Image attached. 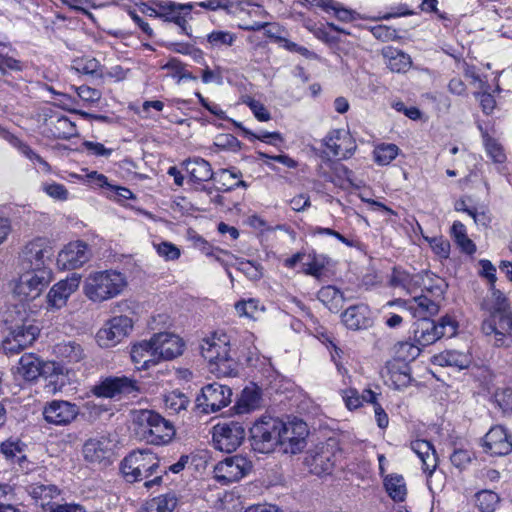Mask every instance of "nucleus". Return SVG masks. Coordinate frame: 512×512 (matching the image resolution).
<instances>
[{"mask_svg":"<svg viewBox=\"0 0 512 512\" xmlns=\"http://www.w3.org/2000/svg\"><path fill=\"white\" fill-rule=\"evenodd\" d=\"M135 437L147 444L166 445L175 436L172 422L149 409H134L130 413Z\"/></svg>","mask_w":512,"mask_h":512,"instance_id":"f257e3e1","label":"nucleus"},{"mask_svg":"<svg viewBox=\"0 0 512 512\" xmlns=\"http://www.w3.org/2000/svg\"><path fill=\"white\" fill-rule=\"evenodd\" d=\"M8 327V334L2 341L6 355H15L30 347L37 339L40 329L30 321H24L22 312L14 307L8 309L3 316Z\"/></svg>","mask_w":512,"mask_h":512,"instance_id":"f03ea898","label":"nucleus"},{"mask_svg":"<svg viewBox=\"0 0 512 512\" xmlns=\"http://www.w3.org/2000/svg\"><path fill=\"white\" fill-rule=\"evenodd\" d=\"M124 477L129 482L144 481L147 488L159 484L164 470L160 469L158 457L149 450L133 451L121 464Z\"/></svg>","mask_w":512,"mask_h":512,"instance_id":"7ed1b4c3","label":"nucleus"},{"mask_svg":"<svg viewBox=\"0 0 512 512\" xmlns=\"http://www.w3.org/2000/svg\"><path fill=\"white\" fill-rule=\"evenodd\" d=\"M127 285L126 277L113 269L88 274L83 282L84 295L94 303H102L120 295Z\"/></svg>","mask_w":512,"mask_h":512,"instance_id":"20e7f679","label":"nucleus"},{"mask_svg":"<svg viewBox=\"0 0 512 512\" xmlns=\"http://www.w3.org/2000/svg\"><path fill=\"white\" fill-rule=\"evenodd\" d=\"M202 356L208 361L210 371L217 376H232L236 371V361L231 354L230 337L224 332H215L203 339Z\"/></svg>","mask_w":512,"mask_h":512,"instance_id":"39448f33","label":"nucleus"},{"mask_svg":"<svg viewBox=\"0 0 512 512\" xmlns=\"http://www.w3.org/2000/svg\"><path fill=\"white\" fill-rule=\"evenodd\" d=\"M456 333V325L452 318L445 316L438 323L423 317L415 323L413 329L414 340L420 346H428L438 339L451 337Z\"/></svg>","mask_w":512,"mask_h":512,"instance_id":"423d86ee","label":"nucleus"},{"mask_svg":"<svg viewBox=\"0 0 512 512\" xmlns=\"http://www.w3.org/2000/svg\"><path fill=\"white\" fill-rule=\"evenodd\" d=\"M279 419L265 416L250 428L251 446L260 453L273 452L278 447Z\"/></svg>","mask_w":512,"mask_h":512,"instance_id":"0eeeda50","label":"nucleus"},{"mask_svg":"<svg viewBox=\"0 0 512 512\" xmlns=\"http://www.w3.org/2000/svg\"><path fill=\"white\" fill-rule=\"evenodd\" d=\"M278 447L283 453L297 454L307 445V424L300 419L283 422L279 419Z\"/></svg>","mask_w":512,"mask_h":512,"instance_id":"6e6552de","label":"nucleus"},{"mask_svg":"<svg viewBox=\"0 0 512 512\" xmlns=\"http://www.w3.org/2000/svg\"><path fill=\"white\" fill-rule=\"evenodd\" d=\"M481 332L486 337L488 343L494 347L512 346V317L504 316L485 317L481 324Z\"/></svg>","mask_w":512,"mask_h":512,"instance_id":"1a4fd4ad","label":"nucleus"},{"mask_svg":"<svg viewBox=\"0 0 512 512\" xmlns=\"http://www.w3.org/2000/svg\"><path fill=\"white\" fill-rule=\"evenodd\" d=\"M245 436V427L238 421L219 423L213 428L215 448L226 453L234 452L243 443Z\"/></svg>","mask_w":512,"mask_h":512,"instance_id":"9d476101","label":"nucleus"},{"mask_svg":"<svg viewBox=\"0 0 512 512\" xmlns=\"http://www.w3.org/2000/svg\"><path fill=\"white\" fill-rule=\"evenodd\" d=\"M336 463V444L327 442L317 445L306 454L304 464L309 472L318 476L330 474Z\"/></svg>","mask_w":512,"mask_h":512,"instance_id":"9b49d317","label":"nucleus"},{"mask_svg":"<svg viewBox=\"0 0 512 512\" xmlns=\"http://www.w3.org/2000/svg\"><path fill=\"white\" fill-rule=\"evenodd\" d=\"M52 276L51 269H31L20 276L14 291L26 299H35L52 281Z\"/></svg>","mask_w":512,"mask_h":512,"instance_id":"f8f14e48","label":"nucleus"},{"mask_svg":"<svg viewBox=\"0 0 512 512\" xmlns=\"http://www.w3.org/2000/svg\"><path fill=\"white\" fill-rule=\"evenodd\" d=\"M231 389L219 383L204 386L196 398L197 407L204 413H214L226 407L231 402Z\"/></svg>","mask_w":512,"mask_h":512,"instance_id":"ddd939ff","label":"nucleus"},{"mask_svg":"<svg viewBox=\"0 0 512 512\" xmlns=\"http://www.w3.org/2000/svg\"><path fill=\"white\" fill-rule=\"evenodd\" d=\"M251 469V462L241 455L227 457L214 468V478L221 484L240 480Z\"/></svg>","mask_w":512,"mask_h":512,"instance_id":"4468645a","label":"nucleus"},{"mask_svg":"<svg viewBox=\"0 0 512 512\" xmlns=\"http://www.w3.org/2000/svg\"><path fill=\"white\" fill-rule=\"evenodd\" d=\"M133 328L131 318L117 316L112 318L97 333V341L102 347H112L124 339Z\"/></svg>","mask_w":512,"mask_h":512,"instance_id":"2eb2a0df","label":"nucleus"},{"mask_svg":"<svg viewBox=\"0 0 512 512\" xmlns=\"http://www.w3.org/2000/svg\"><path fill=\"white\" fill-rule=\"evenodd\" d=\"M91 255V250L85 242H70L58 253L57 265L64 270L77 269L87 263Z\"/></svg>","mask_w":512,"mask_h":512,"instance_id":"dca6fc26","label":"nucleus"},{"mask_svg":"<svg viewBox=\"0 0 512 512\" xmlns=\"http://www.w3.org/2000/svg\"><path fill=\"white\" fill-rule=\"evenodd\" d=\"M78 414V406L65 400H52L43 409V416L46 422L57 426L70 424Z\"/></svg>","mask_w":512,"mask_h":512,"instance_id":"f3484780","label":"nucleus"},{"mask_svg":"<svg viewBox=\"0 0 512 512\" xmlns=\"http://www.w3.org/2000/svg\"><path fill=\"white\" fill-rule=\"evenodd\" d=\"M80 282L81 276L73 273L66 279L54 284L47 294L48 307L55 310L63 308L69 297L79 288Z\"/></svg>","mask_w":512,"mask_h":512,"instance_id":"a211bd4d","label":"nucleus"},{"mask_svg":"<svg viewBox=\"0 0 512 512\" xmlns=\"http://www.w3.org/2000/svg\"><path fill=\"white\" fill-rule=\"evenodd\" d=\"M325 146L333 156L341 159L350 158L356 151L355 139L345 129H335L328 133L324 139Z\"/></svg>","mask_w":512,"mask_h":512,"instance_id":"6ab92c4d","label":"nucleus"},{"mask_svg":"<svg viewBox=\"0 0 512 512\" xmlns=\"http://www.w3.org/2000/svg\"><path fill=\"white\" fill-rule=\"evenodd\" d=\"M484 451L492 456H504L512 452V436L502 425L493 426L484 437Z\"/></svg>","mask_w":512,"mask_h":512,"instance_id":"aec40b11","label":"nucleus"},{"mask_svg":"<svg viewBox=\"0 0 512 512\" xmlns=\"http://www.w3.org/2000/svg\"><path fill=\"white\" fill-rule=\"evenodd\" d=\"M23 259L30 264L31 269H48L46 261L53 255L52 246L45 238L30 241L23 249Z\"/></svg>","mask_w":512,"mask_h":512,"instance_id":"412c9836","label":"nucleus"},{"mask_svg":"<svg viewBox=\"0 0 512 512\" xmlns=\"http://www.w3.org/2000/svg\"><path fill=\"white\" fill-rule=\"evenodd\" d=\"M137 383L128 377L107 378L94 388L99 397L112 398L117 394L131 395L138 392Z\"/></svg>","mask_w":512,"mask_h":512,"instance_id":"4be33fe9","label":"nucleus"},{"mask_svg":"<svg viewBox=\"0 0 512 512\" xmlns=\"http://www.w3.org/2000/svg\"><path fill=\"white\" fill-rule=\"evenodd\" d=\"M159 360H172L183 352L184 343L180 337L168 332L153 335Z\"/></svg>","mask_w":512,"mask_h":512,"instance_id":"5701e85b","label":"nucleus"},{"mask_svg":"<svg viewBox=\"0 0 512 512\" xmlns=\"http://www.w3.org/2000/svg\"><path fill=\"white\" fill-rule=\"evenodd\" d=\"M131 359L137 369H148L160 362L153 336L133 345Z\"/></svg>","mask_w":512,"mask_h":512,"instance_id":"b1692460","label":"nucleus"},{"mask_svg":"<svg viewBox=\"0 0 512 512\" xmlns=\"http://www.w3.org/2000/svg\"><path fill=\"white\" fill-rule=\"evenodd\" d=\"M43 375L45 381L44 388L50 394L60 392L68 383V376L64 368L53 361H46L43 368Z\"/></svg>","mask_w":512,"mask_h":512,"instance_id":"393cba45","label":"nucleus"},{"mask_svg":"<svg viewBox=\"0 0 512 512\" xmlns=\"http://www.w3.org/2000/svg\"><path fill=\"white\" fill-rule=\"evenodd\" d=\"M342 322L351 330L365 329L372 324L370 310L364 304L350 306L343 312Z\"/></svg>","mask_w":512,"mask_h":512,"instance_id":"a878e982","label":"nucleus"},{"mask_svg":"<svg viewBox=\"0 0 512 512\" xmlns=\"http://www.w3.org/2000/svg\"><path fill=\"white\" fill-rule=\"evenodd\" d=\"M45 363L46 361L41 360L37 355L26 353L20 357L16 373L26 381H34L42 377Z\"/></svg>","mask_w":512,"mask_h":512,"instance_id":"bb28decb","label":"nucleus"},{"mask_svg":"<svg viewBox=\"0 0 512 512\" xmlns=\"http://www.w3.org/2000/svg\"><path fill=\"white\" fill-rule=\"evenodd\" d=\"M83 456L91 464L106 465L109 462L110 449L106 439H89L83 446Z\"/></svg>","mask_w":512,"mask_h":512,"instance_id":"cd10ccee","label":"nucleus"},{"mask_svg":"<svg viewBox=\"0 0 512 512\" xmlns=\"http://www.w3.org/2000/svg\"><path fill=\"white\" fill-rule=\"evenodd\" d=\"M160 12L158 15L164 17L168 21L177 24L182 30L186 29V15L193 8L192 4H176L174 2H161L158 4Z\"/></svg>","mask_w":512,"mask_h":512,"instance_id":"c85d7f7f","label":"nucleus"},{"mask_svg":"<svg viewBox=\"0 0 512 512\" xmlns=\"http://www.w3.org/2000/svg\"><path fill=\"white\" fill-rule=\"evenodd\" d=\"M490 291L491 299L484 300L481 303V309L487 311L490 316L498 315L501 317L507 314L512 317V308L504 294L496 289L495 286L490 288Z\"/></svg>","mask_w":512,"mask_h":512,"instance_id":"c756f323","label":"nucleus"},{"mask_svg":"<svg viewBox=\"0 0 512 512\" xmlns=\"http://www.w3.org/2000/svg\"><path fill=\"white\" fill-rule=\"evenodd\" d=\"M26 491L43 508L50 505L52 499L60 494L57 486L40 482L27 485Z\"/></svg>","mask_w":512,"mask_h":512,"instance_id":"7c9ffc66","label":"nucleus"},{"mask_svg":"<svg viewBox=\"0 0 512 512\" xmlns=\"http://www.w3.org/2000/svg\"><path fill=\"white\" fill-rule=\"evenodd\" d=\"M411 449L417 454L425 472L432 473L437 466L436 452L427 440L417 439L411 442Z\"/></svg>","mask_w":512,"mask_h":512,"instance_id":"2f4dec72","label":"nucleus"},{"mask_svg":"<svg viewBox=\"0 0 512 512\" xmlns=\"http://www.w3.org/2000/svg\"><path fill=\"white\" fill-rule=\"evenodd\" d=\"M382 55L387 60V67L396 73L406 72L412 65L410 56L391 46L382 49Z\"/></svg>","mask_w":512,"mask_h":512,"instance_id":"473e14b6","label":"nucleus"},{"mask_svg":"<svg viewBox=\"0 0 512 512\" xmlns=\"http://www.w3.org/2000/svg\"><path fill=\"white\" fill-rule=\"evenodd\" d=\"M183 165L185 170L189 173L190 179L195 182H205L213 177V171L208 161L195 157L186 160Z\"/></svg>","mask_w":512,"mask_h":512,"instance_id":"72a5a7b5","label":"nucleus"},{"mask_svg":"<svg viewBox=\"0 0 512 512\" xmlns=\"http://www.w3.org/2000/svg\"><path fill=\"white\" fill-rule=\"evenodd\" d=\"M56 356L67 363H78L85 358V352L81 344L75 341L58 343L54 347Z\"/></svg>","mask_w":512,"mask_h":512,"instance_id":"f704fd0d","label":"nucleus"},{"mask_svg":"<svg viewBox=\"0 0 512 512\" xmlns=\"http://www.w3.org/2000/svg\"><path fill=\"white\" fill-rule=\"evenodd\" d=\"M420 279V275H411L401 268H394L389 278V284L393 288L412 293L420 285Z\"/></svg>","mask_w":512,"mask_h":512,"instance_id":"c9c22d12","label":"nucleus"},{"mask_svg":"<svg viewBox=\"0 0 512 512\" xmlns=\"http://www.w3.org/2000/svg\"><path fill=\"white\" fill-rule=\"evenodd\" d=\"M318 299L331 311L339 312L345 303L344 294L335 286L328 285L318 291Z\"/></svg>","mask_w":512,"mask_h":512,"instance_id":"e433bc0d","label":"nucleus"},{"mask_svg":"<svg viewBox=\"0 0 512 512\" xmlns=\"http://www.w3.org/2000/svg\"><path fill=\"white\" fill-rule=\"evenodd\" d=\"M435 363L440 366H451L458 369H465L469 366L471 358L467 353L447 350L434 357Z\"/></svg>","mask_w":512,"mask_h":512,"instance_id":"4c0bfd02","label":"nucleus"},{"mask_svg":"<svg viewBox=\"0 0 512 512\" xmlns=\"http://www.w3.org/2000/svg\"><path fill=\"white\" fill-rule=\"evenodd\" d=\"M72 69L76 72L95 77L103 76V66L93 57H79L73 60Z\"/></svg>","mask_w":512,"mask_h":512,"instance_id":"58836bf2","label":"nucleus"},{"mask_svg":"<svg viewBox=\"0 0 512 512\" xmlns=\"http://www.w3.org/2000/svg\"><path fill=\"white\" fill-rule=\"evenodd\" d=\"M50 130L54 137L69 139L77 134L76 125L66 116L50 120Z\"/></svg>","mask_w":512,"mask_h":512,"instance_id":"ea45409f","label":"nucleus"},{"mask_svg":"<svg viewBox=\"0 0 512 512\" xmlns=\"http://www.w3.org/2000/svg\"><path fill=\"white\" fill-rule=\"evenodd\" d=\"M384 485L387 493L394 501L402 502L405 500L407 488L401 475L393 474L386 477Z\"/></svg>","mask_w":512,"mask_h":512,"instance_id":"a19ab883","label":"nucleus"},{"mask_svg":"<svg viewBox=\"0 0 512 512\" xmlns=\"http://www.w3.org/2000/svg\"><path fill=\"white\" fill-rule=\"evenodd\" d=\"M451 234L461 248V250L467 254H473L476 251V246L473 241L467 236L466 228L464 224L459 221H455L451 227Z\"/></svg>","mask_w":512,"mask_h":512,"instance_id":"79ce46f5","label":"nucleus"},{"mask_svg":"<svg viewBox=\"0 0 512 512\" xmlns=\"http://www.w3.org/2000/svg\"><path fill=\"white\" fill-rule=\"evenodd\" d=\"M500 502L497 493L491 490H481L475 494V505L480 512H494Z\"/></svg>","mask_w":512,"mask_h":512,"instance_id":"37998d69","label":"nucleus"},{"mask_svg":"<svg viewBox=\"0 0 512 512\" xmlns=\"http://www.w3.org/2000/svg\"><path fill=\"white\" fill-rule=\"evenodd\" d=\"M389 381L395 389H403L409 386L411 382L410 369L406 364L401 366L393 365L389 368Z\"/></svg>","mask_w":512,"mask_h":512,"instance_id":"c03bdc74","label":"nucleus"},{"mask_svg":"<svg viewBox=\"0 0 512 512\" xmlns=\"http://www.w3.org/2000/svg\"><path fill=\"white\" fill-rule=\"evenodd\" d=\"M240 175V172L237 173L229 169H222L216 174L215 181L220 185L219 189L228 191L235 187L246 186L244 181L237 180Z\"/></svg>","mask_w":512,"mask_h":512,"instance_id":"a18cd8bd","label":"nucleus"},{"mask_svg":"<svg viewBox=\"0 0 512 512\" xmlns=\"http://www.w3.org/2000/svg\"><path fill=\"white\" fill-rule=\"evenodd\" d=\"M420 345H415L410 342H400L395 345V356L401 362H410L415 360L421 352Z\"/></svg>","mask_w":512,"mask_h":512,"instance_id":"49530a36","label":"nucleus"},{"mask_svg":"<svg viewBox=\"0 0 512 512\" xmlns=\"http://www.w3.org/2000/svg\"><path fill=\"white\" fill-rule=\"evenodd\" d=\"M177 506V498L173 494L161 495L148 503L150 512H172Z\"/></svg>","mask_w":512,"mask_h":512,"instance_id":"de8ad7c7","label":"nucleus"},{"mask_svg":"<svg viewBox=\"0 0 512 512\" xmlns=\"http://www.w3.org/2000/svg\"><path fill=\"white\" fill-rule=\"evenodd\" d=\"M236 39V34L229 31H212L207 35V42L211 48L230 47Z\"/></svg>","mask_w":512,"mask_h":512,"instance_id":"09e8293b","label":"nucleus"},{"mask_svg":"<svg viewBox=\"0 0 512 512\" xmlns=\"http://www.w3.org/2000/svg\"><path fill=\"white\" fill-rule=\"evenodd\" d=\"M260 401L259 394L255 390L244 389L241 397L237 403V412L238 413H246L251 410H254L258 407Z\"/></svg>","mask_w":512,"mask_h":512,"instance_id":"8fccbe9b","label":"nucleus"},{"mask_svg":"<svg viewBox=\"0 0 512 512\" xmlns=\"http://www.w3.org/2000/svg\"><path fill=\"white\" fill-rule=\"evenodd\" d=\"M398 147L394 144H383L374 150V160L380 165H387L398 155Z\"/></svg>","mask_w":512,"mask_h":512,"instance_id":"3c124183","label":"nucleus"},{"mask_svg":"<svg viewBox=\"0 0 512 512\" xmlns=\"http://www.w3.org/2000/svg\"><path fill=\"white\" fill-rule=\"evenodd\" d=\"M189 404L188 398L177 392H171L165 398V406L167 409L174 413H178L181 410H185Z\"/></svg>","mask_w":512,"mask_h":512,"instance_id":"603ef678","label":"nucleus"},{"mask_svg":"<svg viewBox=\"0 0 512 512\" xmlns=\"http://www.w3.org/2000/svg\"><path fill=\"white\" fill-rule=\"evenodd\" d=\"M235 310L240 317L253 318L259 310V303L255 299L241 300L235 304Z\"/></svg>","mask_w":512,"mask_h":512,"instance_id":"864d4df0","label":"nucleus"},{"mask_svg":"<svg viewBox=\"0 0 512 512\" xmlns=\"http://www.w3.org/2000/svg\"><path fill=\"white\" fill-rule=\"evenodd\" d=\"M426 278L429 284L424 283V288L427 292L431 293L435 298H441L446 289L445 281L440 277H432L429 273H426Z\"/></svg>","mask_w":512,"mask_h":512,"instance_id":"5fc2aeb1","label":"nucleus"},{"mask_svg":"<svg viewBox=\"0 0 512 512\" xmlns=\"http://www.w3.org/2000/svg\"><path fill=\"white\" fill-rule=\"evenodd\" d=\"M485 148L488 155L495 163H503L506 160V155L502 146L493 138L485 139Z\"/></svg>","mask_w":512,"mask_h":512,"instance_id":"6e6d98bb","label":"nucleus"},{"mask_svg":"<svg viewBox=\"0 0 512 512\" xmlns=\"http://www.w3.org/2000/svg\"><path fill=\"white\" fill-rule=\"evenodd\" d=\"M43 191L51 198L59 201H65L68 199V190L64 185L59 183H43Z\"/></svg>","mask_w":512,"mask_h":512,"instance_id":"4d7b16f0","label":"nucleus"},{"mask_svg":"<svg viewBox=\"0 0 512 512\" xmlns=\"http://www.w3.org/2000/svg\"><path fill=\"white\" fill-rule=\"evenodd\" d=\"M244 103L249 106L254 116L262 122L269 121L271 119L270 112L266 107L259 101L248 97L244 100Z\"/></svg>","mask_w":512,"mask_h":512,"instance_id":"13d9d810","label":"nucleus"},{"mask_svg":"<svg viewBox=\"0 0 512 512\" xmlns=\"http://www.w3.org/2000/svg\"><path fill=\"white\" fill-rule=\"evenodd\" d=\"M495 401L501 410L505 413H512V389L503 388L499 389L495 393Z\"/></svg>","mask_w":512,"mask_h":512,"instance_id":"bf43d9fd","label":"nucleus"},{"mask_svg":"<svg viewBox=\"0 0 512 512\" xmlns=\"http://www.w3.org/2000/svg\"><path fill=\"white\" fill-rule=\"evenodd\" d=\"M236 127L242 130L243 134L250 139H258L266 143H272L268 141L269 138L282 141V136L279 132H262L261 134H255L249 129L245 128L241 123L235 122Z\"/></svg>","mask_w":512,"mask_h":512,"instance_id":"052dcab7","label":"nucleus"},{"mask_svg":"<svg viewBox=\"0 0 512 512\" xmlns=\"http://www.w3.org/2000/svg\"><path fill=\"white\" fill-rule=\"evenodd\" d=\"M75 90L79 98L88 103L98 102L102 96L99 90L87 85L76 87Z\"/></svg>","mask_w":512,"mask_h":512,"instance_id":"680f3d73","label":"nucleus"},{"mask_svg":"<svg viewBox=\"0 0 512 512\" xmlns=\"http://www.w3.org/2000/svg\"><path fill=\"white\" fill-rule=\"evenodd\" d=\"M155 247L158 254L166 260H176L180 257L179 248L170 242H162Z\"/></svg>","mask_w":512,"mask_h":512,"instance_id":"e2e57ef3","label":"nucleus"},{"mask_svg":"<svg viewBox=\"0 0 512 512\" xmlns=\"http://www.w3.org/2000/svg\"><path fill=\"white\" fill-rule=\"evenodd\" d=\"M479 265L481 267L479 272L480 276L486 278L490 288H493L497 281L495 266L491 263V261L486 259L480 260Z\"/></svg>","mask_w":512,"mask_h":512,"instance_id":"0e129e2a","label":"nucleus"},{"mask_svg":"<svg viewBox=\"0 0 512 512\" xmlns=\"http://www.w3.org/2000/svg\"><path fill=\"white\" fill-rule=\"evenodd\" d=\"M414 303L428 315H435L439 311L438 303H436L435 300L429 299L427 296L414 298Z\"/></svg>","mask_w":512,"mask_h":512,"instance_id":"69168bd1","label":"nucleus"},{"mask_svg":"<svg viewBox=\"0 0 512 512\" xmlns=\"http://www.w3.org/2000/svg\"><path fill=\"white\" fill-rule=\"evenodd\" d=\"M343 399L348 409H356L362 405L361 397L356 389H347L344 391Z\"/></svg>","mask_w":512,"mask_h":512,"instance_id":"338daca9","label":"nucleus"},{"mask_svg":"<svg viewBox=\"0 0 512 512\" xmlns=\"http://www.w3.org/2000/svg\"><path fill=\"white\" fill-rule=\"evenodd\" d=\"M83 146L87 149V151L95 156L109 157L113 151L112 149L106 148L101 143L92 141H85Z\"/></svg>","mask_w":512,"mask_h":512,"instance_id":"774afa93","label":"nucleus"}]
</instances>
